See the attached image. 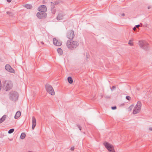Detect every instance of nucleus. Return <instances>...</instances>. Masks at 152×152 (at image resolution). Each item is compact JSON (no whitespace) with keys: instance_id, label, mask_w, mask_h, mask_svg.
Segmentation results:
<instances>
[{"instance_id":"nucleus-35","label":"nucleus","mask_w":152,"mask_h":152,"mask_svg":"<svg viewBox=\"0 0 152 152\" xmlns=\"http://www.w3.org/2000/svg\"><path fill=\"white\" fill-rule=\"evenodd\" d=\"M121 16H125V14L124 13H123L121 14Z\"/></svg>"},{"instance_id":"nucleus-28","label":"nucleus","mask_w":152,"mask_h":152,"mask_svg":"<svg viewBox=\"0 0 152 152\" xmlns=\"http://www.w3.org/2000/svg\"><path fill=\"white\" fill-rule=\"evenodd\" d=\"M142 24L141 23H140V24L136 25L135 27L138 28L140 26H142Z\"/></svg>"},{"instance_id":"nucleus-7","label":"nucleus","mask_w":152,"mask_h":152,"mask_svg":"<svg viewBox=\"0 0 152 152\" xmlns=\"http://www.w3.org/2000/svg\"><path fill=\"white\" fill-rule=\"evenodd\" d=\"M36 15L39 19H42L45 18L46 17L47 14L45 12L39 11L37 13Z\"/></svg>"},{"instance_id":"nucleus-11","label":"nucleus","mask_w":152,"mask_h":152,"mask_svg":"<svg viewBox=\"0 0 152 152\" xmlns=\"http://www.w3.org/2000/svg\"><path fill=\"white\" fill-rule=\"evenodd\" d=\"M38 10L40 11H42L45 12L47 11L46 7L45 5H41L38 8Z\"/></svg>"},{"instance_id":"nucleus-38","label":"nucleus","mask_w":152,"mask_h":152,"mask_svg":"<svg viewBox=\"0 0 152 152\" xmlns=\"http://www.w3.org/2000/svg\"><path fill=\"white\" fill-rule=\"evenodd\" d=\"M149 129L150 131H152V127H150L149 128Z\"/></svg>"},{"instance_id":"nucleus-2","label":"nucleus","mask_w":152,"mask_h":152,"mask_svg":"<svg viewBox=\"0 0 152 152\" xmlns=\"http://www.w3.org/2000/svg\"><path fill=\"white\" fill-rule=\"evenodd\" d=\"M2 88L6 91L12 88L13 84L12 82L9 80H5L2 82Z\"/></svg>"},{"instance_id":"nucleus-37","label":"nucleus","mask_w":152,"mask_h":152,"mask_svg":"<svg viewBox=\"0 0 152 152\" xmlns=\"http://www.w3.org/2000/svg\"><path fill=\"white\" fill-rule=\"evenodd\" d=\"M71 150L72 151H73V150H74V148L73 147H72V148H71Z\"/></svg>"},{"instance_id":"nucleus-41","label":"nucleus","mask_w":152,"mask_h":152,"mask_svg":"<svg viewBox=\"0 0 152 152\" xmlns=\"http://www.w3.org/2000/svg\"><path fill=\"white\" fill-rule=\"evenodd\" d=\"M28 152H31V151H28Z\"/></svg>"},{"instance_id":"nucleus-23","label":"nucleus","mask_w":152,"mask_h":152,"mask_svg":"<svg viewBox=\"0 0 152 152\" xmlns=\"http://www.w3.org/2000/svg\"><path fill=\"white\" fill-rule=\"evenodd\" d=\"M14 131V129H10L8 131V133L9 134H11Z\"/></svg>"},{"instance_id":"nucleus-5","label":"nucleus","mask_w":152,"mask_h":152,"mask_svg":"<svg viewBox=\"0 0 152 152\" xmlns=\"http://www.w3.org/2000/svg\"><path fill=\"white\" fill-rule=\"evenodd\" d=\"M45 88L47 92L52 95H55V92L52 87L48 84L45 85Z\"/></svg>"},{"instance_id":"nucleus-40","label":"nucleus","mask_w":152,"mask_h":152,"mask_svg":"<svg viewBox=\"0 0 152 152\" xmlns=\"http://www.w3.org/2000/svg\"><path fill=\"white\" fill-rule=\"evenodd\" d=\"M150 8H151V7H150V6H148V9H150Z\"/></svg>"},{"instance_id":"nucleus-20","label":"nucleus","mask_w":152,"mask_h":152,"mask_svg":"<svg viewBox=\"0 0 152 152\" xmlns=\"http://www.w3.org/2000/svg\"><path fill=\"white\" fill-rule=\"evenodd\" d=\"M141 105H142V104H141V102L140 101H138L137 102V103L136 106L137 107H138L141 108Z\"/></svg>"},{"instance_id":"nucleus-1","label":"nucleus","mask_w":152,"mask_h":152,"mask_svg":"<svg viewBox=\"0 0 152 152\" xmlns=\"http://www.w3.org/2000/svg\"><path fill=\"white\" fill-rule=\"evenodd\" d=\"M67 47L71 50H74L79 45V42L76 41L68 40L66 43Z\"/></svg>"},{"instance_id":"nucleus-19","label":"nucleus","mask_w":152,"mask_h":152,"mask_svg":"<svg viewBox=\"0 0 152 152\" xmlns=\"http://www.w3.org/2000/svg\"><path fill=\"white\" fill-rule=\"evenodd\" d=\"M26 136V134L25 133H22L20 136V139H23Z\"/></svg>"},{"instance_id":"nucleus-14","label":"nucleus","mask_w":152,"mask_h":152,"mask_svg":"<svg viewBox=\"0 0 152 152\" xmlns=\"http://www.w3.org/2000/svg\"><path fill=\"white\" fill-rule=\"evenodd\" d=\"M21 115V112L20 111H17L15 116V119H17Z\"/></svg>"},{"instance_id":"nucleus-34","label":"nucleus","mask_w":152,"mask_h":152,"mask_svg":"<svg viewBox=\"0 0 152 152\" xmlns=\"http://www.w3.org/2000/svg\"><path fill=\"white\" fill-rule=\"evenodd\" d=\"M7 1L8 2L10 3L11 2L12 0H7Z\"/></svg>"},{"instance_id":"nucleus-26","label":"nucleus","mask_w":152,"mask_h":152,"mask_svg":"<svg viewBox=\"0 0 152 152\" xmlns=\"http://www.w3.org/2000/svg\"><path fill=\"white\" fill-rule=\"evenodd\" d=\"M51 12L53 14H54L56 12V10L55 8L53 9H51Z\"/></svg>"},{"instance_id":"nucleus-31","label":"nucleus","mask_w":152,"mask_h":152,"mask_svg":"<svg viewBox=\"0 0 152 152\" xmlns=\"http://www.w3.org/2000/svg\"><path fill=\"white\" fill-rule=\"evenodd\" d=\"M76 125L79 128V130L81 131V127L78 124H77Z\"/></svg>"},{"instance_id":"nucleus-22","label":"nucleus","mask_w":152,"mask_h":152,"mask_svg":"<svg viewBox=\"0 0 152 152\" xmlns=\"http://www.w3.org/2000/svg\"><path fill=\"white\" fill-rule=\"evenodd\" d=\"M6 13L7 14L9 15L10 16H12L14 15L12 12H10L7 11Z\"/></svg>"},{"instance_id":"nucleus-36","label":"nucleus","mask_w":152,"mask_h":152,"mask_svg":"<svg viewBox=\"0 0 152 152\" xmlns=\"http://www.w3.org/2000/svg\"><path fill=\"white\" fill-rule=\"evenodd\" d=\"M133 30H134V31H135L136 30V27H134L133 28Z\"/></svg>"},{"instance_id":"nucleus-24","label":"nucleus","mask_w":152,"mask_h":152,"mask_svg":"<svg viewBox=\"0 0 152 152\" xmlns=\"http://www.w3.org/2000/svg\"><path fill=\"white\" fill-rule=\"evenodd\" d=\"M55 5L53 3L51 2V9L55 8Z\"/></svg>"},{"instance_id":"nucleus-27","label":"nucleus","mask_w":152,"mask_h":152,"mask_svg":"<svg viewBox=\"0 0 152 152\" xmlns=\"http://www.w3.org/2000/svg\"><path fill=\"white\" fill-rule=\"evenodd\" d=\"M133 107V105H132L131 106H130L128 108V109L129 111H131L132 108Z\"/></svg>"},{"instance_id":"nucleus-29","label":"nucleus","mask_w":152,"mask_h":152,"mask_svg":"<svg viewBox=\"0 0 152 152\" xmlns=\"http://www.w3.org/2000/svg\"><path fill=\"white\" fill-rule=\"evenodd\" d=\"M126 98L129 101L130 99H131V97L129 96H126Z\"/></svg>"},{"instance_id":"nucleus-4","label":"nucleus","mask_w":152,"mask_h":152,"mask_svg":"<svg viewBox=\"0 0 152 152\" xmlns=\"http://www.w3.org/2000/svg\"><path fill=\"white\" fill-rule=\"evenodd\" d=\"M140 47L145 50H147L148 48V44L146 42L141 40L139 42Z\"/></svg>"},{"instance_id":"nucleus-32","label":"nucleus","mask_w":152,"mask_h":152,"mask_svg":"<svg viewBox=\"0 0 152 152\" xmlns=\"http://www.w3.org/2000/svg\"><path fill=\"white\" fill-rule=\"evenodd\" d=\"M115 88H116V87L115 86H112V88H111V91H113Z\"/></svg>"},{"instance_id":"nucleus-16","label":"nucleus","mask_w":152,"mask_h":152,"mask_svg":"<svg viewBox=\"0 0 152 152\" xmlns=\"http://www.w3.org/2000/svg\"><path fill=\"white\" fill-rule=\"evenodd\" d=\"M7 118V115H4L0 119V124L1 123L3 122Z\"/></svg>"},{"instance_id":"nucleus-18","label":"nucleus","mask_w":152,"mask_h":152,"mask_svg":"<svg viewBox=\"0 0 152 152\" xmlns=\"http://www.w3.org/2000/svg\"><path fill=\"white\" fill-rule=\"evenodd\" d=\"M67 80H68V82L69 83L72 84L73 83V80L72 78L71 77H68V78H67Z\"/></svg>"},{"instance_id":"nucleus-33","label":"nucleus","mask_w":152,"mask_h":152,"mask_svg":"<svg viewBox=\"0 0 152 152\" xmlns=\"http://www.w3.org/2000/svg\"><path fill=\"white\" fill-rule=\"evenodd\" d=\"M117 107L116 106H114L111 107V109L113 110H114L116 109Z\"/></svg>"},{"instance_id":"nucleus-12","label":"nucleus","mask_w":152,"mask_h":152,"mask_svg":"<svg viewBox=\"0 0 152 152\" xmlns=\"http://www.w3.org/2000/svg\"><path fill=\"white\" fill-rule=\"evenodd\" d=\"M140 109L141 108L138 107H137L135 106L133 110V114H135L138 113L140 111Z\"/></svg>"},{"instance_id":"nucleus-30","label":"nucleus","mask_w":152,"mask_h":152,"mask_svg":"<svg viewBox=\"0 0 152 152\" xmlns=\"http://www.w3.org/2000/svg\"><path fill=\"white\" fill-rule=\"evenodd\" d=\"M53 3L55 5H57L59 4V1H55L54 3Z\"/></svg>"},{"instance_id":"nucleus-17","label":"nucleus","mask_w":152,"mask_h":152,"mask_svg":"<svg viewBox=\"0 0 152 152\" xmlns=\"http://www.w3.org/2000/svg\"><path fill=\"white\" fill-rule=\"evenodd\" d=\"M23 6L28 9H31L32 8V6L31 4H26L23 5Z\"/></svg>"},{"instance_id":"nucleus-21","label":"nucleus","mask_w":152,"mask_h":152,"mask_svg":"<svg viewBox=\"0 0 152 152\" xmlns=\"http://www.w3.org/2000/svg\"><path fill=\"white\" fill-rule=\"evenodd\" d=\"M57 52L60 55H62L63 53V51L61 48H58L57 49Z\"/></svg>"},{"instance_id":"nucleus-25","label":"nucleus","mask_w":152,"mask_h":152,"mask_svg":"<svg viewBox=\"0 0 152 152\" xmlns=\"http://www.w3.org/2000/svg\"><path fill=\"white\" fill-rule=\"evenodd\" d=\"M133 41V39L130 40L129 41L128 44L129 45L131 46H132L133 45V44L132 42Z\"/></svg>"},{"instance_id":"nucleus-10","label":"nucleus","mask_w":152,"mask_h":152,"mask_svg":"<svg viewBox=\"0 0 152 152\" xmlns=\"http://www.w3.org/2000/svg\"><path fill=\"white\" fill-rule=\"evenodd\" d=\"M53 42L54 45L56 46H59L62 44L61 42L57 40L56 38L53 39Z\"/></svg>"},{"instance_id":"nucleus-8","label":"nucleus","mask_w":152,"mask_h":152,"mask_svg":"<svg viewBox=\"0 0 152 152\" xmlns=\"http://www.w3.org/2000/svg\"><path fill=\"white\" fill-rule=\"evenodd\" d=\"M67 37L70 39H72L75 37L74 32L73 30H70L68 31Z\"/></svg>"},{"instance_id":"nucleus-6","label":"nucleus","mask_w":152,"mask_h":152,"mask_svg":"<svg viewBox=\"0 0 152 152\" xmlns=\"http://www.w3.org/2000/svg\"><path fill=\"white\" fill-rule=\"evenodd\" d=\"M104 145L109 152H115L114 147L112 145L107 142H104Z\"/></svg>"},{"instance_id":"nucleus-13","label":"nucleus","mask_w":152,"mask_h":152,"mask_svg":"<svg viewBox=\"0 0 152 152\" xmlns=\"http://www.w3.org/2000/svg\"><path fill=\"white\" fill-rule=\"evenodd\" d=\"M32 129H34L36 125V118L34 117H32Z\"/></svg>"},{"instance_id":"nucleus-3","label":"nucleus","mask_w":152,"mask_h":152,"mask_svg":"<svg viewBox=\"0 0 152 152\" xmlns=\"http://www.w3.org/2000/svg\"><path fill=\"white\" fill-rule=\"evenodd\" d=\"M18 97V93L14 91H11L9 94V97L11 100H17Z\"/></svg>"},{"instance_id":"nucleus-39","label":"nucleus","mask_w":152,"mask_h":152,"mask_svg":"<svg viewBox=\"0 0 152 152\" xmlns=\"http://www.w3.org/2000/svg\"><path fill=\"white\" fill-rule=\"evenodd\" d=\"M41 43L42 44V45H44V43L42 41L41 42Z\"/></svg>"},{"instance_id":"nucleus-42","label":"nucleus","mask_w":152,"mask_h":152,"mask_svg":"<svg viewBox=\"0 0 152 152\" xmlns=\"http://www.w3.org/2000/svg\"><path fill=\"white\" fill-rule=\"evenodd\" d=\"M86 57L87 58H88L87 57Z\"/></svg>"},{"instance_id":"nucleus-15","label":"nucleus","mask_w":152,"mask_h":152,"mask_svg":"<svg viewBox=\"0 0 152 152\" xmlns=\"http://www.w3.org/2000/svg\"><path fill=\"white\" fill-rule=\"evenodd\" d=\"M64 15H63L62 13H59L58 14L57 17V19L58 20H61L63 18V17Z\"/></svg>"},{"instance_id":"nucleus-9","label":"nucleus","mask_w":152,"mask_h":152,"mask_svg":"<svg viewBox=\"0 0 152 152\" xmlns=\"http://www.w3.org/2000/svg\"><path fill=\"white\" fill-rule=\"evenodd\" d=\"M5 69L8 71L12 73H14L15 72L14 70L11 67L9 64H7L5 66Z\"/></svg>"}]
</instances>
